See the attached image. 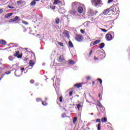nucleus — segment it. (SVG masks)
Segmentation results:
<instances>
[{
	"mask_svg": "<svg viewBox=\"0 0 130 130\" xmlns=\"http://www.w3.org/2000/svg\"><path fill=\"white\" fill-rule=\"evenodd\" d=\"M92 6L95 8H99L103 6L102 1L101 0H91Z\"/></svg>",
	"mask_w": 130,
	"mask_h": 130,
	"instance_id": "nucleus-1",
	"label": "nucleus"
},
{
	"mask_svg": "<svg viewBox=\"0 0 130 130\" xmlns=\"http://www.w3.org/2000/svg\"><path fill=\"white\" fill-rule=\"evenodd\" d=\"M105 22L106 23V24H109L110 28H112L113 25L114 24L113 21L111 20V17L110 16L106 17L105 18Z\"/></svg>",
	"mask_w": 130,
	"mask_h": 130,
	"instance_id": "nucleus-2",
	"label": "nucleus"
},
{
	"mask_svg": "<svg viewBox=\"0 0 130 130\" xmlns=\"http://www.w3.org/2000/svg\"><path fill=\"white\" fill-rule=\"evenodd\" d=\"M72 7L73 10H77L80 7V3L78 2H75L72 3Z\"/></svg>",
	"mask_w": 130,
	"mask_h": 130,
	"instance_id": "nucleus-3",
	"label": "nucleus"
},
{
	"mask_svg": "<svg viewBox=\"0 0 130 130\" xmlns=\"http://www.w3.org/2000/svg\"><path fill=\"white\" fill-rule=\"evenodd\" d=\"M88 13L89 15H90V16H96V15L98 14V11L94 10L92 9H89L88 10Z\"/></svg>",
	"mask_w": 130,
	"mask_h": 130,
	"instance_id": "nucleus-4",
	"label": "nucleus"
},
{
	"mask_svg": "<svg viewBox=\"0 0 130 130\" xmlns=\"http://www.w3.org/2000/svg\"><path fill=\"white\" fill-rule=\"evenodd\" d=\"M84 39V38L82 36H77L76 37V40L78 42H82Z\"/></svg>",
	"mask_w": 130,
	"mask_h": 130,
	"instance_id": "nucleus-5",
	"label": "nucleus"
},
{
	"mask_svg": "<svg viewBox=\"0 0 130 130\" xmlns=\"http://www.w3.org/2000/svg\"><path fill=\"white\" fill-rule=\"evenodd\" d=\"M106 37L108 41H111V40H112V39L114 38L113 37L111 36V34H107L106 35Z\"/></svg>",
	"mask_w": 130,
	"mask_h": 130,
	"instance_id": "nucleus-6",
	"label": "nucleus"
},
{
	"mask_svg": "<svg viewBox=\"0 0 130 130\" xmlns=\"http://www.w3.org/2000/svg\"><path fill=\"white\" fill-rule=\"evenodd\" d=\"M66 12H67V10H66V9H64V8H60L58 10V12L60 14H64Z\"/></svg>",
	"mask_w": 130,
	"mask_h": 130,
	"instance_id": "nucleus-7",
	"label": "nucleus"
},
{
	"mask_svg": "<svg viewBox=\"0 0 130 130\" xmlns=\"http://www.w3.org/2000/svg\"><path fill=\"white\" fill-rule=\"evenodd\" d=\"M110 12H116V10H117V9H118V7H115L114 6L111 7L110 8Z\"/></svg>",
	"mask_w": 130,
	"mask_h": 130,
	"instance_id": "nucleus-8",
	"label": "nucleus"
},
{
	"mask_svg": "<svg viewBox=\"0 0 130 130\" xmlns=\"http://www.w3.org/2000/svg\"><path fill=\"white\" fill-rule=\"evenodd\" d=\"M63 35L65 37H68V38H69V37H70V34H69V31L68 30L64 31L63 32Z\"/></svg>",
	"mask_w": 130,
	"mask_h": 130,
	"instance_id": "nucleus-9",
	"label": "nucleus"
},
{
	"mask_svg": "<svg viewBox=\"0 0 130 130\" xmlns=\"http://www.w3.org/2000/svg\"><path fill=\"white\" fill-rule=\"evenodd\" d=\"M103 13L104 15H107L108 14H109V13H110V9H106V10H104Z\"/></svg>",
	"mask_w": 130,
	"mask_h": 130,
	"instance_id": "nucleus-10",
	"label": "nucleus"
},
{
	"mask_svg": "<svg viewBox=\"0 0 130 130\" xmlns=\"http://www.w3.org/2000/svg\"><path fill=\"white\" fill-rule=\"evenodd\" d=\"M70 14L73 16H77V12H76V9H73L70 11Z\"/></svg>",
	"mask_w": 130,
	"mask_h": 130,
	"instance_id": "nucleus-11",
	"label": "nucleus"
},
{
	"mask_svg": "<svg viewBox=\"0 0 130 130\" xmlns=\"http://www.w3.org/2000/svg\"><path fill=\"white\" fill-rule=\"evenodd\" d=\"M97 105H98V106L100 107V110H101V108H102V109H103V110H104V107L103 106V105H102V104H101V103H100V102H97Z\"/></svg>",
	"mask_w": 130,
	"mask_h": 130,
	"instance_id": "nucleus-12",
	"label": "nucleus"
},
{
	"mask_svg": "<svg viewBox=\"0 0 130 130\" xmlns=\"http://www.w3.org/2000/svg\"><path fill=\"white\" fill-rule=\"evenodd\" d=\"M78 13H80V14H82L83 13V11H84V10L83 9V8L82 7H78Z\"/></svg>",
	"mask_w": 130,
	"mask_h": 130,
	"instance_id": "nucleus-13",
	"label": "nucleus"
},
{
	"mask_svg": "<svg viewBox=\"0 0 130 130\" xmlns=\"http://www.w3.org/2000/svg\"><path fill=\"white\" fill-rule=\"evenodd\" d=\"M34 64H35V63L34 62V61H33V60H29V67H34Z\"/></svg>",
	"mask_w": 130,
	"mask_h": 130,
	"instance_id": "nucleus-14",
	"label": "nucleus"
},
{
	"mask_svg": "<svg viewBox=\"0 0 130 130\" xmlns=\"http://www.w3.org/2000/svg\"><path fill=\"white\" fill-rule=\"evenodd\" d=\"M0 44L6 45V44H7V41H6L5 40H0Z\"/></svg>",
	"mask_w": 130,
	"mask_h": 130,
	"instance_id": "nucleus-15",
	"label": "nucleus"
},
{
	"mask_svg": "<svg viewBox=\"0 0 130 130\" xmlns=\"http://www.w3.org/2000/svg\"><path fill=\"white\" fill-rule=\"evenodd\" d=\"M75 63V61L73 60H70L68 61V64H72V66H74Z\"/></svg>",
	"mask_w": 130,
	"mask_h": 130,
	"instance_id": "nucleus-16",
	"label": "nucleus"
},
{
	"mask_svg": "<svg viewBox=\"0 0 130 130\" xmlns=\"http://www.w3.org/2000/svg\"><path fill=\"white\" fill-rule=\"evenodd\" d=\"M58 4H61V2H60L59 0H54V2L53 3V5H57Z\"/></svg>",
	"mask_w": 130,
	"mask_h": 130,
	"instance_id": "nucleus-17",
	"label": "nucleus"
},
{
	"mask_svg": "<svg viewBox=\"0 0 130 130\" xmlns=\"http://www.w3.org/2000/svg\"><path fill=\"white\" fill-rule=\"evenodd\" d=\"M12 15H13V13H8L7 14H6L5 15V18L6 19H9V18H10V17H11V16H12Z\"/></svg>",
	"mask_w": 130,
	"mask_h": 130,
	"instance_id": "nucleus-18",
	"label": "nucleus"
},
{
	"mask_svg": "<svg viewBox=\"0 0 130 130\" xmlns=\"http://www.w3.org/2000/svg\"><path fill=\"white\" fill-rule=\"evenodd\" d=\"M100 42H101V40H97L93 43V45H96V44H99V43H100Z\"/></svg>",
	"mask_w": 130,
	"mask_h": 130,
	"instance_id": "nucleus-19",
	"label": "nucleus"
},
{
	"mask_svg": "<svg viewBox=\"0 0 130 130\" xmlns=\"http://www.w3.org/2000/svg\"><path fill=\"white\" fill-rule=\"evenodd\" d=\"M59 82H60V80H59V79H57L55 82V85L56 86H58V85H59Z\"/></svg>",
	"mask_w": 130,
	"mask_h": 130,
	"instance_id": "nucleus-20",
	"label": "nucleus"
},
{
	"mask_svg": "<svg viewBox=\"0 0 130 130\" xmlns=\"http://www.w3.org/2000/svg\"><path fill=\"white\" fill-rule=\"evenodd\" d=\"M68 44L69 47H70L71 48H73V47H74V45L73 44L72 41H70Z\"/></svg>",
	"mask_w": 130,
	"mask_h": 130,
	"instance_id": "nucleus-21",
	"label": "nucleus"
},
{
	"mask_svg": "<svg viewBox=\"0 0 130 130\" xmlns=\"http://www.w3.org/2000/svg\"><path fill=\"white\" fill-rule=\"evenodd\" d=\"M75 87H77V88H81V87H82V83H77L76 84H75Z\"/></svg>",
	"mask_w": 130,
	"mask_h": 130,
	"instance_id": "nucleus-22",
	"label": "nucleus"
},
{
	"mask_svg": "<svg viewBox=\"0 0 130 130\" xmlns=\"http://www.w3.org/2000/svg\"><path fill=\"white\" fill-rule=\"evenodd\" d=\"M19 16H16L13 19H11L10 20L12 21V22H15L16 21H18V19H19Z\"/></svg>",
	"mask_w": 130,
	"mask_h": 130,
	"instance_id": "nucleus-23",
	"label": "nucleus"
},
{
	"mask_svg": "<svg viewBox=\"0 0 130 130\" xmlns=\"http://www.w3.org/2000/svg\"><path fill=\"white\" fill-rule=\"evenodd\" d=\"M104 46H105V44H104V43H102L100 44V48L101 49H102V48H103Z\"/></svg>",
	"mask_w": 130,
	"mask_h": 130,
	"instance_id": "nucleus-24",
	"label": "nucleus"
},
{
	"mask_svg": "<svg viewBox=\"0 0 130 130\" xmlns=\"http://www.w3.org/2000/svg\"><path fill=\"white\" fill-rule=\"evenodd\" d=\"M101 121L102 122H106V121H107V118H106L105 117H103L101 119Z\"/></svg>",
	"mask_w": 130,
	"mask_h": 130,
	"instance_id": "nucleus-25",
	"label": "nucleus"
},
{
	"mask_svg": "<svg viewBox=\"0 0 130 130\" xmlns=\"http://www.w3.org/2000/svg\"><path fill=\"white\" fill-rule=\"evenodd\" d=\"M63 61V58L61 56H60L59 57V59H58V61L59 62H61Z\"/></svg>",
	"mask_w": 130,
	"mask_h": 130,
	"instance_id": "nucleus-26",
	"label": "nucleus"
},
{
	"mask_svg": "<svg viewBox=\"0 0 130 130\" xmlns=\"http://www.w3.org/2000/svg\"><path fill=\"white\" fill-rule=\"evenodd\" d=\"M35 5H36V2L35 1V0H34L31 2L30 6H35Z\"/></svg>",
	"mask_w": 130,
	"mask_h": 130,
	"instance_id": "nucleus-27",
	"label": "nucleus"
},
{
	"mask_svg": "<svg viewBox=\"0 0 130 130\" xmlns=\"http://www.w3.org/2000/svg\"><path fill=\"white\" fill-rule=\"evenodd\" d=\"M55 23L57 25H58V24H59V18H56L55 19Z\"/></svg>",
	"mask_w": 130,
	"mask_h": 130,
	"instance_id": "nucleus-28",
	"label": "nucleus"
},
{
	"mask_svg": "<svg viewBox=\"0 0 130 130\" xmlns=\"http://www.w3.org/2000/svg\"><path fill=\"white\" fill-rule=\"evenodd\" d=\"M8 58H9V59L11 61H12L14 60V56H10Z\"/></svg>",
	"mask_w": 130,
	"mask_h": 130,
	"instance_id": "nucleus-29",
	"label": "nucleus"
},
{
	"mask_svg": "<svg viewBox=\"0 0 130 130\" xmlns=\"http://www.w3.org/2000/svg\"><path fill=\"white\" fill-rule=\"evenodd\" d=\"M82 107H83V106H82V105L79 104L77 105V108L78 110H80V108H82Z\"/></svg>",
	"mask_w": 130,
	"mask_h": 130,
	"instance_id": "nucleus-30",
	"label": "nucleus"
},
{
	"mask_svg": "<svg viewBox=\"0 0 130 130\" xmlns=\"http://www.w3.org/2000/svg\"><path fill=\"white\" fill-rule=\"evenodd\" d=\"M16 53L14 54V56H18L20 54L19 51H16Z\"/></svg>",
	"mask_w": 130,
	"mask_h": 130,
	"instance_id": "nucleus-31",
	"label": "nucleus"
},
{
	"mask_svg": "<svg viewBox=\"0 0 130 130\" xmlns=\"http://www.w3.org/2000/svg\"><path fill=\"white\" fill-rule=\"evenodd\" d=\"M19 72V70H16L15 72V75L16 76V77H20L21 75H17V73Z\"/></svg>",
	"mask_w": 130,
	"mask_h": 130,
	"instance_id": "nucleus-32",
	"label": "nucleus"
},
{
	"mask_svg": "<svg viewBox=\"0 0 130 130\" xmlns=\"http://www.w3.org/2000/svg\"><path fill=\"white\" fill-rule=\"evenodd\" d=\"M97 127H98V130H100V129H101V124L100 123H99V124H98Z\"/></svg>",
	"mask_w": 130,
	"mask_h": 130,
	"instance_id": "nucleus-33",
	"label": "nucleus"
},
{
	"mask_svg": "<svg viewBox=\"0 0 130 130\" xmlns=\"http://www.w3.org/2000/svg\"><path fill=\"white\" fill-rule=\"evenodd\" d=\"M58 100L59 102H62V96H60L59 99H57V101H58Z\"/></svg>",
	"mask_w": 130,
	"mask_h": 130,
	"instance_id": "nucleus-34",
	"label": "nucleus"
},
{
	"mask_svg": "<svg viewBox=\"0 0 130 130\" xmlns=\"http://www.w3.org/2000/svg\"><path fill=\"white\" fill-rule=\"evenodd\" d=\"M77 117H74V119H73V123L75 124V123H76V121H77Z\"/></svg>",
	"mask_w": 130,
	"mask_h": 130,
	"instance_id": "nucleus-35",
	"label": "nucleus"
},
{
	"mask_svg": "<svg viewBox=\"0 0 130 130\" xmlns=\"http://www.w3.org/2000/svg\"><path fill=\"white\" fill-rule=\"evenodd\" d=\"M42 104L44 106H47V103H46L45 102H42Z\"/></svg>",
	"mask_w": 130,
	"mask_h": 130,
	"instance_id": "nucleus-36",
	"label": "nucleus"
},
{
	"mask_svg": "<svg viewBox=\"0 0 130 130\" xmlns=\"http://www.w3.org/2000/svg\"><path fill=\"white\" fill-rule=\"evenodd\" d=\"M61 116L63 118L67 116V114H66V113H63L61 115Z\"/></svg>",
	"mask_w": 130,
	"mask_h": 130,
	"instance_id": "nucleus-37",
	"label": "nucleus"
},
{
	"mask_svg": "<svg viewBox=\"0 0 130 130\" xmlns=\"http://www.w3.org/2000/svg\"><path fill=\"white\" fill-rule=\"evenodd\" d=\"M86 79L87 81L91 80V76H86Z\"/></svg>",
	"mask_w": 130,
	"mask_h": 130,
	"instance_id": "nucleus-38",
	"label": "nucleus"
},
{
	"mask_svg": "<svg viewBox=\"0 0 130 130\" xmlns=\"http://www.w3.org/2000/svg\"><path fill=\"white\" fill-rule=\"evenodd\" d=\"M36 100H37V102H40V101H42V99L40 98H37Z\"/></svg>",
	"mask_w": 130,
	"mask_h": 130,
	"instance_id": "nucleus-39",
	"label": "nucleus"
},
{
	"mask_svg": "<svg viewBox=\"0 0 130 130\" xmlns=\"http://www.w3.org/2000/svg\"><path fill=\"white\" fill-rule=\"evenodd\" d=\"M110 33L111 34H111V36H112L114 38V32L111 31Z\"/></svg>",
	"mask_w": 130,
	"mask_h": 130,
	"instance_id": "nucleus-40",
	"label": "nucleus"
},
{
	"mask_svg": "<svg viewBox=\"0 0 130 130\" xmlns=\"http://www.w3.org/2000/svg\"><path fill=\"white\" fill-rule=\"evenodd\" d=\"M58 44H59V45H60V46L63 47V43H62L61 42H58Z\"/></svg>",
	"mask_w": 130,
	"mask_h": 130,
	"instance_id": "nucleus-41",
	"label": "nucleus"
},
{
	"mask_svg": "<svg viewBox=\"0 0 130 130\" xmlns=\"http://www.w3.org/2000/svg\"><path fill=\"white\" fill-rule=\"evenodd\" d=\"M95 122H100V123L101 122V119H96Z\"/></svg>",
	"mask_w": 130,
	"mask_h": 130,
	"instance_id": "nucleus-42",
	"label": "nucleus"
},
{
	"mask_svg": "<svg viewBox=\"0 0 130 130\" xmlns=\"http://www.w3.org/2000/svg\"><path fill=\"white\" fill-rule=\"evenodd\" d=\"M98 80L99 81L100 84H102V79H100V78H99V79H98Z\"/></svg>",
	"mask_w": 130,
	"mask_h": 130,
	"instance_id": "nucleus-43",
	"label": "nucleus"
},
{
	"mask_svg": "<svg viewBox=\"0 0 130 130\" xmlns=\"http://www.w3.org/2000/svg\"><path fill=\"white\" fill-rule=\"evenodd\" d=\"M101 30H102V31H103V32H107V30H106V29H104V28H101Z\"/></svg>",
	"mask_w": 130,
	"mask_h": 130,
	"instance_id": "nucleus-44",
	"label": "nucleus"
},
{
	"mask_svg": "<svg viewBox=\"0 0 130 130\" xmlns=\"http://www.w3.org/2000/svg\"><path fill=\"white\" fill-rule=\"evenodd\" d=\"M80 32L81 33H82V34H85V31L83 29H81L80 30Z\"/></svg>",
	"mask_w": 130,
	"mask_h": 130,
	"instance_id": "nucleus-45",
	"label": "nucleus"
},
{
	"mask_svg": "<svg viewBox=\"0 0 130 130\" xmlns=\"http://www.w3.org/2000/svg\"><path fill=\"white\" fill-rule=\"evenodd\" d=\"M22 24H24V25H28V22L26 21H22Z\"/></svg>",
	"mask_w": 130,
	"mask_h": 130,
	"instance_id": "nucleus-46",
	"label": "nucleus"
},
{
	"mask_svg": "<svg viewBox=\"0 0 130 130\" xmlns=\"http://www.w3.org/2000/svg\"><path fill=\"white\" fill-rule=\"evenodd\" d=\"M113 2V0H108V4H110L111 3H112Z\"/></svg>",
	"mask_w": 130,
	"mask_h": 130,
	"instance_id": "nucleus-47",
	"label": "nucleus"
},
{
	"mask_svg": "<svg viewBox=\"0 0 130 130\" xmlns=\"http://www.w3.org/2000/svg\"><path fill=\"white\" fill-rule=\"evenodd\" d=\"M5 74L6 75H10V74H11V71H8V72H6Z\"/></svg>",
	"mask_w": 130,
	"mask_h": 130,
	"instance_id": "nucleus-48",
	"label": "nucleus"
},
{
	"mask_svg": "<svg viewBox=\"0 0 130 130\" xmlns=\"http://www.w3.org/2000/svg\"><path fill=\"white\" fill-rule=\"evenodd\" d=\"M34 80H31L30 81V84H34Z\"/></svg>",
	"mask_w": 130,
	"mask_h": 130,
	"instance_id": "nucleus-49",
	"label": "nucleus"
},
{
	"mask_svg": "<svg viewBox=\"0 0 130 130\" xmlns=\"http://www.w3.org/2000/svg\"><path fill=\"white\" fill-rule=\"evenodd\" d=\"M73 70H74L75 71L78 70V67H73Z\"/></svg>",
	"mask_w": 130,
	"mask_h": 130,
	"instance_id": "nucleus-50",
	"label": "nucleus"
},
{
	"mask_svg": "<svg viewBox=\"0 0 130 130\" xmlns=\"http://www.w3.org/2000/svg\"><path fill=\"white\" fill-rule=\"evenodd\" d=\"M18 58H22V55H18V56H17Z\"/></svg>",
	"mask_w": 130,
	"mask_h": 130,
	"instance_id": "nucleus-51",
	"label": "nucleus"
},
{
	"mask_svg": "<svg viewBox=\"0 0 130 130\" xmlns=\"http://www.w3.org/2000/svg\"><path fill=\"white\" fill-rule=\"evenodd\" d=\"M73 95V91H71L70 93H69V96H72Z\"/></svg>",
	"mask_w": 130,
	"mask_h": 130,
	"instance_id": "nucleus-52",
	"label": "nucleus"
},
{
	"mask_svg": "<svg viewBox=\"0 0 130 130\" xmlns=\"http://www.w3.org/2000/svg\"><path fill=\"white\" fill-rule=\"evenodd\" d=\"M8 8H9V9H15V8H14V7H12L11 6H9Z\"/></svg>",
	"mask_w": 130,
	"mask_h": 130,
	"instance_id": "nucleus-53",
	"label": "nucleus"
},
{
	"mask_svg": "<svg viewBox=\"0 0 130 130\" xmlns=\"http://www.w3.org/2000/svg\"><path fill=\"white\" fill-rule=\"evenodd\" d=\"M92 52H93V50H91L89 53V55H91L92 54Z\"/></svg>",
	"mask_w": 130,
	"mask_h": 130,
	"instance_id": "nucleus-54",
	"label": "nucleus"
},
{
	"mask_svg": "<svg viewBox=\"0 0 130 130\" xmlns=\"http://www.w3.org/2000/svg\"><path fill=\"white\" fill-rule=\"evenodd\" d=\"M17 4H18V5H20V4H22V2L20 1H18V2H17Z\"/></svg>",
	"mask_w": 130,
	"mask_h": 130,
	"instance_id": "nucleus-55",
	"label": "nucleus"
},
{
	"mask_svg": "<svg viewBox=\"0 0 130 130\" xmlns=\"http://www.w3.org/2000/svg\"><path fill=\"white\" fill-rule=\"evenodd\" d=\"M101 111H103V112H105V108H104V110H103V109H102V108H101Z\"/></svg>",
	"mask_w": 130,
	"mask_h": 130,
	"instance_id": "nucleus-56",
	"label": "nucleus"
},
{
	"mask_svg": "<svg viewBox=\"0 0 130 130\" xmlns=\"http://www.w3.org/2000/svg\"><path fill=\"white\" fill-rule=\"evenodd\" d=\"M94 59L95 60H98V58L96 57V56H94Z\"/></svg>",
	"mask_w": 130,
	"mask_h": 130,
	"instance_id": "nucleus-57",
	"label": "nucleus"
},
{
	"mask_svg": "<svg viewBox=\"0 0 130 130\" xmlns=\"http://www.w3.org/2000/svg\"><path fill=\"white\" fill-rule=\"evenodd\" d=\"M31 55H32V56H34V57H35V53H32Z\"/></svg>",
	"mask_w": 130,
	"mask_h": 130,
	"instance_id": "nucleus-58",
	"label": "nucleus"
},
{
	"mask_svg": "<svg viewBox=\"0 0 130 130\" xmlns=\"http://www.w3.org/2000/svg\"><path fill=\"white\" fill-rule=\"evenodd\" d=\"M3 9H0V14H2V13H3Z\"/></svg>",
	"mask_w": 130,
	"mask_h": 130,
	"instance_id": "nucleus-59",
	"label": "nucleus"
},
{
	"mask_svg": "<svg viewBox=\"0 0 130 130\" xmlns=\"http://www.w3.org/2000/svg\"><path fill=\"white\" fill-rule=\"evenodd\" d=\"M24 70H25V68H21L20 71H24Z\"/></svg>",
	"mask_w": 130,
	"mask_h": 130,
	"instance_id": "nucleus-60",
	"label": "nucleus"
},
{
	"mask_svg": "<svg viewBox=\"0 0 130 130\" xmlns=\"http://www.w3.org/2000/svg\"><path fill=\"white\" fill-rule=\"evenodd\" d=\"M5 74L2 76V77L0 78V81H1V80H2V79L3 78H4V76H5Z\"/></svg>",
	"mask_w": 130,
	"mask_h": 130,
	"instance_id": "nucleus-61",
	"label": "nucleus"
},
{
	"mask_svg": "<svg viewBox=\"0 0 130 130\" xmlns=\"http://www.w3.org/2000/svg\"><path fill=\"white\" fill-rule=\"evenodd\" d=\"M91 21H92V22H94V21H95V19H91Z\"/></svg>",
	"mask_w": 130,
	"mask_h": 130,
	"instance_id": "nucleus-62",
	"label": "nucleus"
},
{
	"mask_svg": "<svg viewBox=\"0 0 130 130\" xmlns=\"http://www.w3.org/2000/svg\"><path fill=\"white\" fill-rule=\"evenodd\" d=\"M99 97H101V94L100 93V94H99Z\"/></svg>",
	"mask_w": 130,
	"mask_h": 130,
	"instance_id": "nucleus-63",
	"label": "nucleus"
},
{
	"mask_svg": "<svg viewBox=\"0 0 130 130\" xmlns=\"http://www.w3.org/2000/svg\"><path fill=\"white\" fill-rule=\"evenodd\" d=\"M93 45H93V44H92V43L90 44V46H93Z\"/></svg>",
	"mask_w": 130,
	"mask_h": 130,
	"instance_id": "nucleus-64",
	"label": "nucleus"
}]
</instances>
